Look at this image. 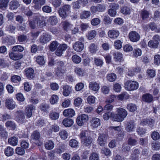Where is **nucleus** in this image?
<instances>
[{
  "instance_id": "obj_1",
  "label": "nucleus",
  "mask_w": 160,
  "mask_h": 160,
  "mask_svg": "<svg viewBox=\"0 0 160 160\" xmlns=\"http://www.w3.org/2000/svg\"><path fill=\"white\" fill-rule=\"evenodd\" d=\"M117 111V114H111L112 116L113 117V120L117 122L122 121L127 116V112L125 109L122 108H118Z\"/></svg>"
},
{
  "instance_id": "obj_2",
  "label": "nucleus",
  "mask_w": 160,
  "mask_h": 160,
  "mask_svg": "<svg viewBox=\"0 0 160 160\" xmlns=\"http://www.w3.org/2000/svg\"><path fill=\"white\" fill-rule=\"evenodd\" d=\"M79 136L81 142L84 145L88 146L92 143V138L89 136H86V133L85 131H82Z\"/></svg>"
},
{
  "instance_id": "obj_3",
  "label": "nucleus",
  "mask_w": 160,
  "mask_h": 160,
  "mask_svg": "<svg viewBox=\"0 0 160 160\" xmlns=\"http://www.w3.org/2000/svg\"><path fill=\"white\" fill-rule=\"evenodd\" d=\"M125 88L127 90L133 91L138 89V83L134 81L128 80L125 83Z\"/></svg>"
},
{
  "instance_id": "obj_4",
  "label": "nucleus",
  "mask_w": 160,
  "mask_h": 160,
  "mask_svg": "<svg viewBox=\"0 0 160 160\" xmlns=\"http://www.w3.org/2000/svg\"><path fill=\"white\" fill-rule=\"evenodd\" d=\"M160 38L159 35H156L153 36L152 40L149 41L148 45L150 48H157L158 46Z\"/></svg>"
},
{
  "instance_id": "obj_5",
  "label": "nucleus",
  "mask_w": 160,
  "mask_h": 160,
  "mask_svg": "<svg viewBox=\"0 0 160 160\" xmlns=\"http://www.w3.org/2000/svg\"><path fill=\"white\" fill-rule=\"evenodd\" d=\"M109 138L107 133H99L97 139V142L101 146H104L107 143V140Z\"/></svg>"
},
{
  "instance_id": "obj_6",
  "label": "nucleus",
  "mask_w": 160,
  "mask_h": 160,
  "mask_svg": "<svg viewBox=\"0 0 160 160\" xmlns=\"http://www.w3.org/2000/svg\"><path fill=\"white\" fill-rule=\"evenodd\" d=\"M88 119V117L87 115L82 114L79 115L77 118V124L80 126L83 125L84 123L86 122Z\"/></svg>"
},
{
  "instance_id": "obj_7",
  "label": "nucleus",
  "mask_w": 160,
  "mask_h": 160,
  "mask_svg": "<svg viewBox=\"0 0 160 160\" xmlns=\"http://www.w3.org/2000/svg\"><path fill=\"white\" fill-rule=\"evenodd\" d=\"M16 121L20 124H22L25 122V118L22 111L19 110L16 112Z\"/></svg>"
},
{
  "instance_id": "obj_8",
  "label": "nucleus",
  "mask_w": 160,
  "mask_h": 160,
  "mask_svg": "<svg viewBox=\"0 0 160 160\" xmlns=\"http://www.w3.org/2000/svg\"><path fill=\"white\" fill-rule=\"evenodd\" d=\"M52 39L51 36L47 33H43L39 38V40L41 43H46Z\"/></svg>"
},
{
  "instance_id": "obj_9",
  "label": "nucleus",
  "mask_w": 160,
  "mask_h": 160,
  "mask_svg": "<svg viewBox=\"0 0 160 160\" xmlns=\"http://www.w3.org/2000/svg\"><path fill=\"white\" fill-rule=\"evenodd\" d=\"M135 127V124L133 120L128 122L125 126V129L128 132H132L133 131Z\"/></svg>"
},
{
  "instance_id": "obj_10",
  "label": "nucleus",
  "mask_w": 160,
  "mask_h": 160,
  "mask_svg": "<svg viewBox=\"0 0 160 160\" xmlns=\"http://www.w3.org/2000/svg\"><path fill=\"white\" fill-rule=\"evenodd\" d=\"M129 38L131 41L135 42L139 40L140 36L136 32L132 31L129 33Z\"/></svg>"
},
{
  "instance_id": "obj_11",
  "label": "nucleus",
  "mask_w": 160,
  "mask_h": 160,
  "mask_svg": "<svg viewBox=\"0 0 160 160\" xmlns=\"http://www.w3.org/2000/svg\"><path fill=\"white\" fill-rule=\"evenodd\" d=\"M5 106L9 110H12L15 108L16 104L12 99H7L5 102Z\"/></svg>"
},
{
  "instance_id": "obj_12",
  "label": "nucleus",
  "mask_w": 160,
  "mask_h": 160,
  "mask_svg": "<svg viewBox=\"0 0 160 160\" xmlns=\"http://www.w3.org/2000/svg\"><path fill=\"white\" fill-rule=\"evenodd\" d=\"M24 72L25 74L28 79H31L34 77L35 75L34 70L32 68H27L25 69Z\"/></svg>"
},
{
  "instance_id": "obj_13",
  "label": "nucleus",
  "mask_w": 160,
  "mask_h": 160,
  "mask_svg": "<svg viewBox=\"0 0 160 160\" xmlns=\"http://www.w3.org/2000/svg\"><path fill=\"white\" fill-rule=\"evenodd\" d=\"M73 48L74 50L77 52H80L84 48V44L82 42H76L73 45Z\"/></svg>"
},
{
  "instance_id": "obj_14",
  "label": "nucleus",
  "mask_w": 160,
  "mask_h": 160,
  "mask_svg": "<svg viewBox=\"0 0 160 160\" xmlns=\"http://www.w3.org/2000/svg\"><path fill=\"white\" fill-rule=\"evenodd\" d=\"M35 107H34L31 104L28 105L26 107L25 112L27 117L30 118L31 117L32 114V111L34 109H35Z\"/></svg>"
},
{
  "instance_id": "obj_15",
  "label": "nucleus",
  "mask_w": 160,
  "mask_h": 160,
  "mask_svg": "<svg viewBox=\"0 0 160 160\" xmlns=\"http://www.w3.org/2000/svg\"><path fill=\"white\" fill-rule=\"evenodd\" d=\"M119 32L113 29L109 30L108 32V35L111 38L115 39L119 35Z\"/></svg>"
},
{
  "instance_id": "obj_16",
  "label": "nucleus",
  "mask_w": 160,
  "mask_h": 160,
  "mask_svg": "<svg viewBox=\"0 0 160 160\" xmlns=\"http://www.w3.org/2000/svg\"><path fill=\"white\" fill-rule=\"evenodd\" d=\"M89 88L90 90L97 92L99 89V85L96 82H91L89 83Z\"/></svg>"
},
{
  "instance_id": "obj_17",
  "label": "nucleus",
  "mask_w": 160,
  "mask_h": 160,
  "mask_svg": "<svg viewBox=\"0 0 160 160\" xmlns=\"http://www.w3.org/2000/svg\"><path fill=\"white\" fill-rule=\"evenodd\" d=\"M64 116L67 117H72L75 114L74 111L71 108L65 110L63 113Z\"/></svg>"
},
{
  "instance_id": "obj_18",
  "label": "nucleus",
  "mask_w": 160,
  "mask_h": 160,
  "mask_svg": "<svg viewBox=\"0 0 160 160\" xmlns=\"http://www.w3.org/2000/svg\"><path fill=\"white\" fill-rule=\"evenodd\" d=\"M92 126L94 128H96L100 125V119L98 118H93L91 121Z\"/></svg>"
},
{
  "instance_id": "obj_19",
  "label": "nucleus",
  "mask_w": 160,
  "mask_h": 160,
  "mask_svg": "<svg viewBox=\"0 0 160 160\" xmlns=\"http://www.w3.org/2000/svg\"><path fill=\"white\" fill-rule=\"evenodd\" d=\"M20 4L17 0H13L10 2L9 6L11 10L16 9L20 6Z\"/></svg>"
},
{
  "instance_id": "obj_20",
  "label": "nucleus",
  "mask_w": 160,
  "mask_h": 160,
  "mask_svg": "<svg viewBox=\"0 0 160 160\" xmlns=\"http://www.w3.org/2000/svg\"><path fill=\"white\" fill-rule=\"evenodd\" d=\"M142 99L146 102L150 103L153 100V97L152 95L150 94H146L143 95Z\"/></svg>"
},
{
  "instance_id": "obj_21",
  "label": "nucleus",
  "mask_w": 160,
  "mask_h": 160,
  "mask_svg": "<svg viewBox=\"0 0 160 160\" xmlns=\"http://www.w3.org/2000/svg\"><path fill=\"white\" fill-rule=\"evenodd\" d=\"M63 89V95L65 96H68L72 91L71 88L68 85L64 86Z\"/></svg>"
},
{
  "instance_id": "obj_22",
  "label": "nucleus",
  "mask_w": 160,
  "mask_h": 160,
  "mask_svg": "<svg viewBox=\"0 0 160 160\" xmlns=\"http://www.w3.org/2000/svg\"><path fill=\"white\" fill-rule=\"evenodd\" d=\"M62 124L65 127H70L73 123V120L71 119L65 118L62 121Z\"/></svg>"
},
{
  "instance_id": "obj_23",
  "label": "nucleus",
  "mask_w": 160,
  "mask_h": 160,
  "mask_svg": "<svg viewBox=\"0 0 160 160\" xmlns=\"http://www.w3.org/2000/svg\"><path fill=\"white\" fill-rule=\"evenodd\" d=\"M59 113L54 111L50 112L49 114V117L52 120L58 119L59 118Z\"/></svg>"
},
{
  "instance_id": "obj_24",
  "label": "nucleus",
  "mask_w": 160,
  "mask_h": 160,
  "mask_svg": "<svg viewBox=\"0 0 160 160\" xmlns=\"http://www.w3.org/2000/svg\"><path fill=\"white\" fill-rule=\"evenodd\" d=\"M48 22L52 25H56L58 23V19L55 16L49 17L48 20Z\"/></svg>"
},
{
  "instance_id": "obj_25",
  "label": "nucleus",
  "mask_w": 160,
  "mask_h": 160,
  "mask_svg": "<svg viewBox=\"0 0 160 160\" xmlns=\"http://www.w3.org/2000/svg\"><path fill=\"white\" fill-rule=\"evenodd\" d=\"M114 58L115 61H118L122 60L123 58L122 54L119 52H115L113 53Z\"/></svg>"
},
{
  "instance_id": "obj_26",
  "label": "nucleus",
  "mask_w": 160,
  "mask_h": 160,
  "mask_svg": "<svg viewBox=\"0 0 160 160\" xmlns=\"http://www.w3.org/2000/svg\"><path fill=\"white\" fill-rule=\"evenodd\" d=\"M59 127L55 124L52 125L51 127L50 128L48 129V132L49 133H52V131L54 132H58L59 130Z\"/></svg>"
},
{
  "instance_id": "obj_27",
  "label": "nucleus",
  "mask_w": 160,
  "mask_h": 160,
  "mask_svg": "<svg viewBox=\"0 0 160 160\" xmlns=\"http://www.w3.org/2000/svg\"><path fill=\"white\" fill-rule=\"evenodd\" d=\"M8 142L12 146H16L18 142V138L15 137H11L8 139Z\"/></svg>"
},
{
  "instance_id": "obj_28",
  "label": "nucleus",
  "mask_w": 160,
  "mask_h": 160,
  "mask_svg": "<svg viewBox=\"0 0 160 160\" xmlns=\"http://www.w3.org/2000/svg\"><path fill=\"white\" fill-rule=\"evenodd\" d=\"M5 154L7 156H10L12 155L14 153L13 149L10 147H8L4 150Z\"/></svg>"
},
{
  "instance_id": "obj_29",
  "label": "nucleus",
  "mask_w": 160,
  "mask_h": 160,
  "mask_svg": "<svg viewBox=\"0 0 160 160\" xmlns=\"http://www.w3.org/2000/svg\"><path fill=\"white\" fill-rule=\"evenodd\" d=\"M54 146V143L52 141H48L45 143V147L46 149L48 150L52 149Z\"/></svg>"
},
{
  "instance_id": "obj_30",
  "label": "nucleus",
  "mask_w": 160,
  "mask_h": 160,
  "mask_svg": "<svg viewBox=\"0 0 160 160\" xmlns=\"http://www.w3.org/2000/svg\"><path fill=\"white\" fill-rule=\"evenodd\" d=\"M10 58L14 60H17L21 59L22 56L17 54L13 52L10 53L9 55Z\"/></svg>"
},
{
  "instance_id": "obj_31",
  "label": "nucleus",
  "mask_w": 160,
  "mask_h": 160,
  "mask_svg": "<svg viewBox=\"0 0 160 160\" xmlns=\"http://www.w3.org/2000/svg\"><path fill=\"white\" fill-rule=\"evenodd\" d=\"M58 45L59 43L57 41H52L50 45L49 48L50 50L52 52L54 51L57 48Z\"/></svg>"
},
{
  "instance_id": "obj_32",
  "label": "nucleus",
  "mask_w": 160,
  "mask_h": 160,
  "mask_svg": "<svg viewBox=\"0 0 160 160\" xmlns=\"http://www.w3.org/2000/svg\"><path fill=\"white\" fill-rule=\"evenodd\" d=\"M65 70L62 68L58 67L55 69V74L58 77L61 76L64 72Z\"/></svg>"
},
{
  "instance_id": "obj_33",
  "label": "nucleus",
  "mask_w": 160,
  "mask_h": 160,
  "mask_svg": "<svg viewBox=\"0 0 160 160\" xmlns=\"http://www.w3.org/2000/svg\"><path fill=\"white\" fill-rule=\"evenodd\" d=\"M137 143V140L131 136H130L128 138V145L131 146H135Z\"/></svg>"
},
{
  "instance_id": "obj_34",
  "label": "nucleus",
  "mask_w": 160,
  "mask_h": 160,
  "mask_svg": "<svg viewBox=\"0 0 160 160\" xmlns=\"http://www.w3.org/2000/svg\"><path fill=\"white\" fill-rule=\"evenodd\" d=\"M117 78L116 74L114 73H111L107 75V78L109 82H112L114 81Z\"/></svg>"
},
{
  "instance_id": "obj_35",
  "label": "nucleus",
  "mask_w": 160,
  "mask_h": 160,
  "mask_svg": "<svg viewBox=\"0 0 160 160\" xmlns=\"http://www.w3.org/2000/svg\"><path fill=\"white\" fill-rule=\"evenodd\" d=\"M63 25L64 30L67 31L71 30L72 27H73L72 25L70 24L67 21H65L63 22Z\"/></svg>"
},
{
  "instance_id": "obj_36",
  "label": "nucleus",
  "mask_w": 160,
  "mask_h": 160,
  "mask_svg": "<svg viewBox=\"0 0 160 160\" xmlns=\"http://www.w3.org/2000/svg\"><path fill=\"white\" fill-rule=\"evenodd\" d=\"M127 108L130 112H133L137 109V107L135 104L131 103L127 105Z\"/></svg>"
},
{
  "instance_id": "obj_37",
  "label": "nucleus",
  "mask_w": 160,
  "mask_h": 160,
  "mask_svg": "<svg viewBox=\"0 0 160 160\" xmlns=\"http://www.w3.org/2000/svg\"><path fill=\"white\" fill-rule=\"evenodd\" d=\"M38 26L41 28H42L46 25L45 21L43 19L38 18L37 19Z\"/></svg>"
},
{
  "instance_id": "obj_38",
  "label": "nucleus",
  "mask_w": 160,
  "mask_h": 160,
  "mask_svg": "<svg viewBox=\"0 0 160 160\" xmlns=\"http://www.w3.org/2000/svg\"><path fill=\"white\" fill-rule=\"evenodd\" d=\"M59 98L58 96L55 94L52 95L50 99L51 103L52 104H56L58 102Z\"/></svg>"
},
{
  "instance_id": "obj_39",
  "label": "nucleus",
  "mask_w": 160,
  "mask_h": 160,
  "mask_svg": "<svg viewBox=\"0 0 160 160\" xmlns=\"http://www.w3.org/2000/svg\"><path fill=\"white\" fill-rule=\"evenodd\" d=\"M89 51L92 53L96 52L98 50L97 46L94 43L90 44L89 45Z\"/></svg>"
},
{
  "instance_id": "obj_40",
  "label": "nucleus",
  "mask_w": 160,
  "mask_h": 160,
  "mask_svg": "<svg viewBox=\"0 0 160 160\" xmlns=\"http://www.w3.org/2000/svg\"><path fill=\"white\" fill-rule=\"evenodd\" d=\"M5 125L7 127H9L12 129L14 130L16 128V125L15 123L12 121L7 122Z\"/></svg>"
},
{
  "instance_id": "obj_41",
  "label": "nucleus",
  "mask_w": 160,
  "mask_h": 160,
  "mask_svg": "<svg viewBox=\"0 0 160 160\" xmlns=\"http://www.w3.org/2000/svg\"><path fill=\"white\" fill-rule=\"evenodd\" d=\"M90 15V12L86 11L83 12L81 14L80 17L81 19H86L89 17Z\"/></svg>"
},
{
  "instance_id": "obj_42",
  "label": "nucleus",
  "mask_w": 160,
  "mask_h": 160,
  "mask_svg": "<svg viewBox=\"0 0 160 160\" xmlns=\"http://www.w3.org/2000/svg\"><path fill=\"white\" fill-rule=\"evenodd\" d=\"M133 55L134 57L137 58L142 55V51L139 48L134 49L133 52Z\"/></svg>"
},
{
  "instance_id": "obj_43",
  "label": "nucleus",
  "mask_w": 160,
  "mask_h": 160,
  "mask_svg": "<svg viewBox=\"0 0 160 160\" xmlns=\"http://www.w3.org/2000/svg\"><path fill=\"white\" fill-rule=\"evenodd\" d=\"M141 14L142 18L144 20L148 18L149 12L148 11L143 9L141 11Z\"/></svg>"
},
{
  "instance_id": "obj_44",
  "label": "nucleus",
  "mask_w": 160,
  "mask_h": 160,
  "mask_svg": "<svg viewBox=\"0 0 160 160\" xmlns=\"http://www.w3.org/2000/svg\"><path fill=\"white\" fill-rule=\"evenodd\" d=\"M130 8L127 6L122 8L121 10V12L122 13L126 15L129 14L130 13Z\"/></svg>"
},
{
  "instance_id": "obj_45",
  "label": "nucleus",
  "mask_w": 160,
  "mask_h": 160,
  "mask_svg": "<svg viewBox=\"0 0 160 160\" xmlns=\"http://www.w3.org/2000/svg\"><path fill=\"white\" fill-rule=\"evenodd\" d=\"M72 59L73 62L76 63H79L81 61V58L80 57L77 55H73Z\"/></svg>"
},
{
  "instance_id": "obj_46",
  "label": "nucleus",
  "mask_w": 160,
  "mask_h": 160,
  "mask_svg": "<svg viewBox=\"0 0 160 160\" xmlns=\"http://www.w3.org/2000/svg\"><path fill=\"white\" fill-rule=\"evenodd\" d=\"M59 135L61 138L63 139H65L68 137V134L67 131L64 130H63L59 132Z\"/></svg>"
},
{
  "instance_id": "obj_47",
  "label": "nucleus",
  "mask_w": 160,
  "mask_h": 160,
  "mask_svg": "<svg viewBox=\"0 0 160 160\" xmlns=\"http://www.w3.org/2000/svg\"><path fill=\"white\" fill-rule=\"evenodd\" d=\"M98 155L96 152H92L89 157V160H99Z\"/></svg>"
},
{
  "instance_id": "obj_48",
  "label": "nucleus",
  "mask_w": 160,
  "mask_h": 160,
  "mask_svg": "<svg viewBox=\"0 0 160 160\" xmlns=\"http://www.w3.org/2000/svg\"><path fill=\"white\" fill-rule=\"evenodd\" d=\"M96 34V32L95 31L92 30L88 32L87 36L89 39L91 40L95 37Z\"/></svg>"
},
{
  "instance_id": "obj_49",
  "label": "nucleus",
  "mask_w": 160,
  "mask_h": 160,
  "mask_svg": "<svg viewBox=\"0 0 160 160\" xmlns=\"http://www.w3.org/2000/svg\"><path fill=\"white\" fill-rule=\"evenodd\" d=\"M151 136L154 140H158L160 138V135L159 133L156 131L153 132L151 134Z\"/></svg>"
},
{
  "instance_id": "obj_50",
  "label": "nucleus",
  "mask_w": 160,
  "mask_h": 160,
  "mask_svg": "<svg viewBox=\"0 0 160 160\" xmlns=\"http://www.w3.org/2000/svg\"><path fill=\"white\" fill-rule=\"evenodd\" d=\"M40 0H33L32 2L34 5L33 8L36 9H39L41 8V5L40 4Z\"/></svg>"
},
{
  "instance_id": "obj_51",
  "label": "nucleus",
  "mask_w": 160,
  "mask_h": 160,
  "mask_svg": "<svg viewBox=\"0 0 160 160\" xmlns=\"http://www.w3.org/2000/svg\"><path fill=\"white\" fill-rule=\"evenodd\" d=\"M24 50V48L20 45L14 46L12 49V51L21 52Z\"/></svg>"
},
{
  "instance_id": "obj_52",
  "label": "nucleus",
  "mask_w": 160,
  "mask_h": 160,
  "mask_svg": "<svg viewBox=\"0 0 160 160\" xmlns=\"http://www.w3.org/2000/svg\"><path fill=\"white\" fill-rule=\"evenodd\" d=\"M37 62L39 64L41 65H43L45 62L43 57L41 56H38L37 57Z\"/></svg>"
},
{
  "instance_id": "obj_53",
  "label": "nucleus",
  "mask_w": 160,
  "mask_h": 160,
  "mask_svg": "<svg viewBox=\"0 0 160 160\" xmlns=\"http://www.w3.org/2000/svg\"><path fill=\"white\" fill-rule=\"evenodd\" d=\"M40 110L43 112H47L49 108V106L46 104L42 103L40 106Z\"/></svg>"
},
{
  "instance_id": "obj_54",
  "label": "nucleus",
  "mask_w": 160,
  "mask_h": 160,
  "mask_svg": "<svg viewBox=\"0 0 160 160\" xmlns=\"http://www.w3.org/2000/svg\"><path fill=\"white\" fill-rule=\"evenodd\" d=\"M69 144L72 148H76L78 146V142L75 139H72L69 141Z\"/></svg>"
},
{
  "instance_id": "obj_55",
  "label": "nucleus",
  "mask_w": 160,
  "mask_h": 160,
  "mask_svg": "<svg viewBox=\"0 0 160 160\" xmlns=\"http://www.w3.org/2000/svg\"><path fill=\"white\" fill-rule=\"evenodd\" d=\"M6 42L9 45L13 44L15 42V39L14 38L11 36L7 37L6 38Z\"/></svg>"
},
{
  "instance_id": "obj_56",
  "label": "nucleus",
  "mask_w": 160,
  "mask_h": 160,
  "mask_svg": "<svg viewBox=\"0 0 160 160\" xmlns=\"http://www.w3.org/2000/svg\"><path fill=\"white\" fill-rule=\"evenodd\" d=\"M40 138V134L38 132H34L31 135V138L34 140H38Z\"/></svg>"
},
{
  "instance_id": "obj_57",
  "label": "nucleus",
  "mask_w": 160,
  "mask_h": 160,
  "mask_svg": "<svg viewBox=\"0 0 160 160\" xmlns=\"http://www.w3.org/2000/svg\"><path fill=\"white\" fill-rule=\"evenodd\" d=\"M101 90L103 94H106L109 93L110 89L108 87L106 86H103L101 87Z\"/></svg>"
},
{
  "instance_id": "obj_58",
  "label": "nucleus",
  "mask_w": 160,
  "mask_h": 160,
  "mask_svg": "<svg viewBox=\"0 0 160 160\" xmlns=\"http://www.w3.org/2000/svg\"><path fill=\"white\" fill-rule=\"evenodd\" d=\"M58 13L60 17L62 18H66L67 16V13L61 8H60L59 9Z\"/></svg>"
},
{
  "instance_id": "obj_59",
  "label": "nucleus",
  "mask_w": 160,
  "mask_h": 160,
  "mask_svg": "<svg viewBox=\"0 0 160 160\" xmlns=\"http://www.w3.org/2000/svg\"><path fill=\"white\" fill-rule=\"evenodd\" d=\"M148 76L150 78H153L155 75V72L153 69H148L147 71Z\"/></svg>"
},
{
  "instance_id": "obj_60",
  "label": "nucleus",
  "mask_w": 160,
  "mask_h": 160,
  "mask_svg": "<svg viewBox=\"0 0 160 160\" xmlns=\"http://www.w3.org/2000/svg\"><path fill=\"white\" fill-rule=\"evenodd\" d=\"M27 36L23 34L20 35L18 37V39L20 42H24L27 40Z\"/></svg>"
},
{
  "instance_id": "obj_61",
  "label": "nucleus",
  "mask_w": 160,
  "mask_h": 160,
  "mask_svg": "<svg viewBox=\"0 0 160 160\" xmlns=\"http://www.w3.org/2000/svg\"><path fill=\"white\" fill-rule=\"evenodd\" d=\"M11 80L12 82L17 83L21 80V78L19 76L14 75L12 77Z\"/></svg>"
},
{
  "instance_id": "obj_62",
  "label": "nucleus",
  "mask_w": 160,
  "mask_h": 160,
  "mask_svg": "<svg viewBox=\"0 0 160 160\" xmlns=\"http://www.w3.org/2000/svg\"><path fill=\"white\" fill-rule=\"evenodd\" d=\"M15 151L17 154L20 155H22L25 153L24 149L21 147L17 148Z\"/></svg>"
},
{
  "instance_id": "obj_63",
  "label": "nucleus",
  "mask_w": 160,
  "mask_h": 160,
  "mask_svg": "<svg viewBox=\"0 0 160 160\" xmlns=\"http://www.w3.org/2000/svg\"><path fill=\"white\" fill-rule=\"evenodd\" d=\"M42 10L45 12L50 13L51 12L52 9L51 7L48 5H45L42 8Z\"/></svg>"
},
{
  "instance_id": "obj_64",
  "label": "nucleus",
  "mask_w": 160,
  "mask_h": 160,
  "mask_svg": "<svg viewBox=\"0 0 160 160\" xmlns=\"http://www.w3.org/2000/svg\"><path fill=\"white\" fill-rule=\"evenodd\" d=\"M74 70L78 75L81 76H82L83 75V71L81 68H75Z\"/></svg>"
}]
</instances>
